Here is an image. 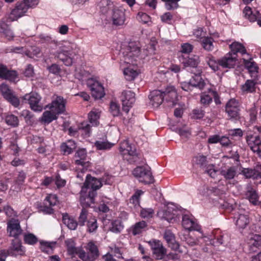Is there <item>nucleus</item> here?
Segmentation results:
<instances>
[{
    "mask_svg": "<svg viewBox=\"0 0 261 261\" xmlns=\"http://www.w3.org/2000/svg\"><path fill=\"white\" fill-rule=\"evenodd\" d=\"M91 126L87 121L81 123L78 125L79 134H81L83 138L89 137L91 134Z\"/></svg>",
    "mask_w": 261,
    "mask_h": 261,
    "instance_id": "35",
    "label": "nucleus"
},
{
    "mask_svg": "<svg viewBox=\"0 0 261 261\" xmlns=\"http://www.w3.org/2000/svg\"><path fill=\"white\" fill-rule=\"evenodd\" d=\"M220 66L222 68H233L236 64L237 57L229 53L220 59Z\"/></svg>",
    "mask_w": 261,
    "mask_h": 261,
    "instance_id": "27",
    "label": "nucleus"
},
{
    "mask_svg": "<svg viewBox=\"0 0 261 261\" xmlns=\"http://www.w3.org/2000/svg\"><path fill=\"white\" fill-rule=\"evenodd\" d=\"M87 85L91 91L92 96L95 99H101L105 95L104 87L98 81L94 79H89Z\"/></svg>",
    "mask_w": 261,
    "mask_h": 261,
    "instance_id": "4",
    "label": "nucleus"
},
{
    "mask_svg": "<svg viewBox=\"0 0 261 261\" xmlns=\"http://www.w3.org/2000/svg\"><path fill=\"white\" fill-rule=\"evenodd\" d=\"M153 252L154 257L156 259L163 258V246L162 243L158 240L152 239L148 242Z\"/></svg>",
    "mask_w": 261,
    "mask_h": 261,
    "instance_id": "17",
    "label": "nucleus"
},
{
    "mask_svg": "<svg viewBox=\"0 0 261 261\" xmlns=\"http://www.w3.org/2000/svg\"><path fill=\"white\" fill-rule=\"evenodd\" d=\"M12 21L9 19V15L3 18L0 20V33L5 35L8 40L12 39L14 37L13 33L10 28V25L8 24Z\"/></svg>",
    "mask_w": 261,
    "mask_h": 261,
    "instance_id": "18",
    "label": "nucleus"
},
{
    "mask_svg": "<svg viewBox=\"0 0 261 261\" xmlns=\"http://www.w3.org/2000/svg\"><path fill=\"white\" fill-rule=\"evenodd\" d=\"M250 250L252 252H256L257 249H261V235L254 234L249 242Z\"/></svg>",
    "mask_w": 261,
    "mask_h": 261,
    "instance_id": "36",
    "label": "nucleus"
},
{
    "mask_svg": "<svg viewBox=\"0 0 261 261\" xmlns=\"http://www.w3.org/2000/svg\"><path fill=\"white\" fill-rule=\"evenodd\" d=\"M244 62L245 67L250 73L256 74L257 73L258 68L255 62L246 60H244Z\"/></svg>",
    "mask_w": 261,
    "mask_h": 261,
    "instance_id": "55",
    "label": "nucleus"
},
{
    "mask_svg": "<svg viewBox=\"0 0 261 261\" xmlns=\"http://www.w3.org/2000/svg\"><path fill=\"white\" fill-rule=\"evenodd\" d=\"M154 214V211L151 208H142L140 212V216L144 219H150L152 218Z\"/></svg>",
    "mask_w": 261,
    "mask_h": 261,
    "instance_id": "64",
    "label": "nucleus"
},
{
    "mask_svg": "<svg viewBox=\"0 0 261 261\" xmlns=\"http://www.w3.org/2000/svg\"><path fill=\"white\" fill-rule=\"evenodd\" d=\"M121 100L122 103V110L127 113L130 108L132 107L135 102V94L131 91L124 90L121 93Z\"/></svg>",
    "mask_w": 261,
    "mask_h": 261,
    "instance_id": "6",
    "label": "nucleus"
},
{
    "mask_svg": "<svg viewBox=\"0 0 261 261\" xmlns=\"http://www.w3.org/2000/svg\"><path fill=\"white\" fill-rule=\"evenodd\" d=\"M100 112L98 110L93 109L88 114V119L90 123L93 126H97L99 122V119L100 118Z\"/></svg>",
    "mask_w": 261,
    "mask_h": 261,
    "instance_id": "40",
    "label": "nucleus"
},
{
    "mask_svg": "<svg viewBox=\"0 0 261 261\" xmlns=\"http://www.w3.org/2000/svg\"><path fill=\"white\" fill-rule=\"evenodd\" d=\"M123 74L126 80L132 81L138 76L139 73L137 69H135L131 66H129L124 68Z\"/></svg>",
    "mask_w": 261,
    "mask_h": 261,
    "instance_id": "43",
    "label": "nucleus"
},
{
    "mask_svg": "<svg viewBox=\"0 0 261 261\" xmlns=\"http://www.w3.org/2000/svg\"><path fill=\"white\" fill-rule=\"evenodd\" d=\"M44 202V203L53 207L56 205L58 203V197L55 194H49L46 197Z\"/></svg>",
    "mask_w": 261,
    "mask_h": 261,
    "instance_id": "60",
    "label": "nucleus"
},
{
    "mask_svg": "<svg viewBox=\"0 0 261 261\" xmlns=\"http://www.w3.org/2000/svg\"><path fill=\"white\" fill-rule=\"evenodd\" d=\"M164 100L166 101L167 107L173 108L177 103L178 101L177 93H176L175 98H172L171 94H165V92H164Z\"/></svg>",
    "mask_w": 261,
    "mask_h": 261,
    "instance_id": "49",
    "label": "nucleus"
},
{
    "mask_svg": "<svg viewBox=\"0 0 261 261\" xmlns=\"http://www.w3.org/2000/svg\"><path fill=\"white\" fill-rule=\"evenodd\" d=\"M245 196L253 204L256 205L258 203V194L256 191L250 185H247L246 188Z\"/></svg>",
    "mask_w": 261,
    "mask_h": 261,
    "instance_id": "30",
    "label": "nucleus"
},
{
    "mask_svg": "<svg viewBox=\"0 0 261 261\" xmlns=\"http://www.w3.org/2000/svg\"><path fill=\"white\" fill-rule=\"evenodd\" d=\"M40 249L42 252L48 253L50 251H53L56 243H51L48 242L41 241L40 242Z\"/></svg>",
    "mask_w": 261,
    "mask_h": 261,
    "instance_id": "57",
    "label": "nucleus"
},
{
    "mask_svg": "<svg viewBox=\"0 0 261 261\" xmlns=\"http://www.w3.org/2000/svg\"><path fill=\"white\" fill-rule=\"evenodd\" d=\"M213 39L211 37H204L201 41L203 48L207 51H211L214 48Z\"/></svg>",
    "mask_w": 261,
    "mask_h": 261,
    "instance_id": "54",
    "label": "nucleus"
},
{
    "mask_svg": "<svg viewBox=\"0 0 261 261\" xmlns=\"http://www.w3.org/2000/svg\"><path fill=\"white\" fill-rule=\"evenodd\" d=\"M149 98L152 106L158 108L163 102V91L161 90H153L150 92Z\"/></svg>",
    "mask_w": 261,
    "mask_h": 261,
    "instance_id": "24",
    "label": "nucleus"
},
{
    "mask_svg": "<svg viewBox=\"0 0 261 261\" xmlns=\"http://www.w3.org/2000/svg\"><path fill=\"white\" fill-rule=\"evenodd\" d=\"M109 111L114 117L118 116L120 114V107L119 104L114 101L111 102Z\"/></svg>",
    "mask_w": 261,
    "mask_h": 261,
    "instance_id": "56",
    "label": "nucleus"
},
{
    "mask_svg": "<svg viewBox=\"0 0 261 261\" xmlns=\"http://www.w3.org/2000/svg\"><path fill=\"white\" fill-rule=\"evenodd\" d=\"M113 24L116 26L123 25L125 20L124 10L116 7L111 13Z\"/></svg>",
    "mask_w": 261,
    "mask_h": 261,
    "instance_id": "21",
    "label": "nucleus"
},
{
    "mask_svg": "<svg viewBox=\"0 0 261 261\" xmlns=\"http://www.w3.org/2000/svg\"><path fill=\"white\" fill-rule=\"evenodd\" d=\"M60 147L64 154L68 155L73 151L76 147V145L74 141L69 140L67 142L62 143Z\"/></svg>",
    "mask_w": 261,
    "mask_h": 261,
    "instance_id": "34",
    "label": "nucleus"
},
{
    "mask_svg": "<svg viewBox=\"0 0 261 261\" xmlns=\"http://www.w3.org/2000/svg\"><path fill=\"white\" fill-rule=\"evenodd\" d=\"M75 53L70 50L62 49L60 51L57 53L56 57L61 61L65 65L71 66L73 63V60Z\"/></svg>",
    "mask_w": 261,
    "mask_h": 261,
    "instance_id": "16",
    "label": "nucleus"
},
{
    "mask_svg": "<svg viewBox=\"0 0 261 261\" xmlns=\"http://www.w3.org/2000/svg\"><path fill=\"white\" fill-rule=\"evenodd\" d=\"M97 6L100 12L105 15H108L109 13L111 14L116 7L111 0H101Z\"/></svg>",
    "mask_w": 261,
    "mask_h": 261,
    "instance_id": "26",
    "label": "nucleus"
},
{
    "mask_svg": "<svg viewBox=\"0 0 261 261\" xmlns=\"http://www.w3.org/2000/svg\"><path fill=\"white\" fill-rule=\"evenodd\" d=\"M98 150H108L112 148L113 144L108 142L96 141L94 143Z\"/></svg>",
    "mask_w": 261,
    "mask_h": 261,
    "instance_id": "58",
    "label": "nucleus"
},
{
    "mask_svg": "<svg viewBox=\"0 0 261 261\" xmlns=\"http://www.w3.org/2000/svg\"><path fill=\"white\" fill-rule=\"evenodd\" d=\"M63 222L70 230H75L79 225L78 222L72 217L69 216L67 214L63 215Z\"/></svg>",
    "mask_w": 261,
    "mask_h": 261,
    "instance_id": "38",
    "label": "nucleus"
},
{
    "mask_svg": "<svg viewBox=\"0 0 261 261\" xmlns=\"http://www.w3.org/2000/svg\"><path fill=\"white\" fill-rule=\"evenodd\" d=\"M7 252L9 254L16 256L17 255H23L24 254L25 251L22 249L20 241L13 240L11 245Z\"/></svg>",
    "mask_w": 261,
    "mask_h": 261,
    "instance_id": "28",
    "label": "nucleus"
},
{
    "mask_svg": "<svg viewBox=\"0 0 261 261\" xmlns=\"http://www.w3.org/2000/svg\"><path fill=\"white\" fill-rule=\"evenodd\" d=\"M231 49L230 53L232 54L233 56H237L238 53H241L242 55L246 54V50L245 47L240 43L234 42L229 45Z\"/></svg>",
    "mask_w": 261,
    "mask_h": 261,
    "instance_id": "41",
    "label": "nucleus"
},
{
    "mask_svg": "<svg viewBox=\"0 0 261 261\" xmlns=\"http://www.w3.org/2000/svg\"><path fill=\"white\" fill-rule=\"evenodd\" d=\"M66 103V99H64L62 96H58L50 105L47 106V107L58 115L64 113L65 111Z\"/></svg>",
    "mask_w": 261,
    "mask_h": 261,
    "instance_id": "9",
    "label": "nucleus"
},
{
    "mask_svg": "<svg viewBox=\"0 0 261 261\" xmlns=\"http://www.w3.org/2000/svg\"><path fill=\"white\" fill-rule=\"evenodd\" d=\"M182 225L188 230L199 231L200 227L195 222L194 218L192 215L187 214L184 215L182 216Z\"/></svg>",
    "mask_w": 261,
    "mask_h": 261,
    "instance_id": "19",
    "label": "nucleus"
},
{
    "mask_svg": "<svg viewBox=\"0 0 261 261\" xmlns=\"http://www.w3.org/2000/svg\"><path fill=\"white\" fill-rule=\"evenodd\" d=\"M18 77V72L14 70H10L7 66L0 64V79L15 82Z\"/></svg>",
    "mask_w": 261,
    "mask_h": 261,
    "instance_id": "13",
    "label": "nucleus"
},
{
    "mask_svg": "<svg viewBox=\"0 0 261 261\" xmlns=\"http://www.w3.org/2000/svg\"><path fill=\"white\" fill-rule=\"evenodd\" d=\"M80 196V202L83 208L90 207L92 203L95 202V197L97 195V192L95 190H89L88 194H85L82 192Z\"/></svg>",
    "mask_w": 261,
    "mask_h": 261,
    "instance_id": "22",
    "label": "nucleus"
},
{
    "mask_svg": "<svg viewBox=\"0 0 261 261\" xmlns=\"http://www.w3.org/2000/svg\"><path fill=\"white\" fill-rule=\"evenodd\" d=\"M29 8L23 1L17 2L15 8L11 11L9 14V19L11 21L17 20L22 17L28 11Z\"/></svg>",
    "mask_w": 261,
    "mask_h": 261,
    "instance_id": "11",
    "label": "nucleus"
},
{
    "mask_svg": "<svg viewBox=\"0 0 261 261\" xmlns=\"http://www.w3.org/2000/svg\"><path fill=\"white\" fill-rule=\"evenodd\" d=\"M65 244L67 248L68 254L72 258L75 257V253L79 248V247H75V241L72 239H68L65 240Z\"/></svg>",
    "mask_w": 261,
    "mask_h": 261,
    "instance_id": "37",
    "label": "nucleus"
},
{
    "mask_svg": "<svg viewBox=\"0 0 261 261\" xmlns=\"http://www.w3.org/2000/svg\"><path fill=\"white\" fill-rule=\"evenodd\" d=\"M188 84L193 87H198L202 90L205 86V83L200 76V72L195 73L194 75L190 80Z\"/></svg>",
    "mask_w": 261,
    "mask_h": 261,
    "instance_id": "31",
    "label": "nucleus"
},
{
    "mask_svg": "<svg viewBox=\"0 0 261 261\" xmlns=\"http://www.w3.org/2000/svg\"><path fill=\"white\" fill-rule=\"evenodd\" d=\"M212 102V98L210 93V89L207 92H202L200 94V102L204 106H207Z\"/></svg>",
    "mask_w": 261,
    "mask_h": 261,
    "instance_id": "53",
    "label": "nucleus"
},
{
    "mask_svg": "<svg viewBox=\"0 0 261 261\" xmlns=\"http://www.w3.org/2000/svg\"><path fill=\"white\" fill-rule=\"evenodd\" d=\"M133 174L140 182L144 185H149L154 181L149 167L138 166L133 170Z\"/></svg>",
    "mask_w": 261,
    "mask_h": 261,
    "instance_id": "3",
    "label": "nucleus"
},
{
    "mask_svg": "<svg viewBox=\"0 0 261 261\" xmlns=\"http://www.w3.org/2000/svg\"><path fill=\"white\" fill-rule=\"evenodd\" d=\"M0 90L4 98L9 102L13 106L17 108L20 104L18 98L14 94L13 92L6 84L1 86Z\"/></svg>",
    "mask_w": 261,
    "mask_h": 261,
    "instance_id": "8",
    "label": "nucleus"
},
{
    "mask_svg": "<svg viewBox=\"0 0 261 261\" xmlns=\"http://www.w3.org/2000/svg\"><path fill=\"white\" fill-rule=\"evenodd\" d=\"M177 212L176 206L173 203H164V219L169 223H173L176 221L175 215Z\"/></svg>",
    "mask_w": 261,
    "mask_h": 261,
    "instance_id": "20",
    "label": "nucleus"
},
{
    "mask_svg": "<svg viewBox=\"0 0 261 261\" xmlns=\"http://www.w3.org/2000/svg\"><path fill=\"white\" fill-rule=\"evenodd\" d=\"M57 119V115L50 110V111H45L43 112L41 117V121L49 124Z\"/></svg>",
    "mask_w": 261,
    "mask_h": 261,
    "instance_id": "42",
    "label": "nucleus"
},
{
    "mask_svg": "<svg viewBox=\"0 0 261 261\" xmlns=\"http://www.w3.org/2000/svg\"><path fill=\"white\" fill-rule=\"evenodd\" d=\"M121 51L123 55V59L121 60L126 64L133 65H137L138 60L144 59L148 56L146 53H141L140 47L136 42H129L127 46L121 48Z\"/></svg>",
    "mask_w": 261,
    "mask_h": 261,
    "instance_id": "1",
    "label": "nucleus"
},
{
    "mask_svg": "<svg viewBox=\"0 0 261 261\" xmlns=\"http://www.w3.org/2000/svg\"><path fill=\"white\" fill-rule=\"evenodd\" d=\"M74 163L77 166H81L83 168L89 166V162L87 158L86 150L84 148L79 149L76 151L74 157Z\"/></svg>",
    "mask_w": 261,
    "mask_h": 261,
    "instance_id": "14",
    "label": "nucleus"
},
{
    "mask_svg": "<svg viewBox=\"0 0 261 261\" xmlns=\"http://www.w3.org/2000/svg\"><path fill=\"white\" fill-rule=\"evenodd\" d=\"M220 173L226 180L232 179L237 174V169L235 167H229L222 169Z\"/></svg>",
    "mask_w": 261,
    "mask_h": 261,
    "instance_id": "39",
    "label": "nucleus"
},
{
    "mask_svg": "<svg viewBox=\"0 0 261 261\" xmlns=\"http://www.w3.org/2000/svg\"><path fill=\"white\" fill-rule=\"evenodd\" d=\"M124 226L119 220H113L111 222L109 230L115 233H120L123 229Z\"/></svg>",
    "mask_w": 261,
    "mask_h": 261,
    "instance_id": "47",
    "label": "nucleus"
},
{
    "mask_svg": "<svg viewBox=\"0 0 261 261\" xmlns=\"http://www.w3.org/2000/svg\"><path fill=\"white\" fill-rule=\"evenodd\" d=\"M210 67L214 71H218L220 69V60H216L213 57L210 58L207 61Z\"/></svg>",
    "mask_w": 261,
    "mask_h": 261,
    "instance_id": "61",
    "label": "nucleus"
},
{
    "mask_svg": "<svg viewBox=\"0 0 261 261\" xmlns=\"http://www.w3.org/2000/svg\"><path fill=\"white\" fill-rule=\"evenodd\" d=\"M7 230L10 237L17 238L22 233L19 222L17 220H11L8 222Z\"/></svg>",
    "mask_w": 261,
    "mask_h": 261,
    "instance_id": "23",
    "label": "nucleus"
},
{
    "mask_svg": "<svg viewBox=\"0 0 261 261\" xmlns=\"http://www.w3.org/2000/svg\"><path fill=\"white\" fill-rule=\"evenodd\" d=\"M256 82L254 80H248L242 86L241 89L244 93H252L255 91Z\"/></svg>",
    "mask_w": 261,
    "mask_h": 261,
    "instance_id": "44",
    "label": "nucleus"
},
{
    "mask_svg": "<svg viewBox=\"0 0 261 261\" xmlns=\"http://www.w3.org/2000/svg\"><path fill=\"white\" fill-rule=\"evenodd\" d=\"M87 230L90 233L95 232L98 228L96 219L94 217L89 218L87 221Z\"/></svg>",
    "mask_w": 261,
    "mask_h": 261,
    "instance_id": "52",
    "label": "nucleus"
},
{
    "mask_svg": "<svg viewBox=\"0 0 261 261\" xmlns=\"http://www.w3.org/2000/svg\"><path fill=\"white\" fill-rule=\"evenodd\" d=\"M193 161L195 164L202 168H205L207 167V161L206 156L198 155L194 158Z\"/></svg>",
    "mask_w": 261,
    "mask_h": 261,
    "instance_id": "51",
    "label": "nucleus"
},
{
    "mask_svg": "<svg viewBox=\"0 0 261 261\" xmlns=\"http://www.w3.org/2000/svg\"><path fill=\"white\" fill-rule=\"evenodd\" d=\"M23 241L26 244L34 245L38 242V239L32 233H25L23 235Z\"/></svg>",
    "mask_w": 261,
    "mask_h": 261,
    "instance_id": "50",
    "label": "nucleus"
},
{
    "mask_svg": "<svg viewBox=\"0 0 261 261\" xmlns=\"http://www.w3.org/2000/svg\"><path fill=\"white\" fill-rule=\"evenodd\" d=\"M164 239L166 240L169 247L173 250L176 251L179 245L176 241L174 234L170 230H166L164 233Z\"/></svg>",
    "mask_w": 261,
    "mask_h": 261,
    "instance_id": "29",
    "label": "nucleus"
},
{
    "mask_svg": "<svg viewBox=\"0 0 261 261\" xmlns=\"http://www.w3.org/2000/svg\"><path fill=\"white\" fill-rule=\"evenodd\" d=\"M102 186V183L100 179L91 176L88 174L86 176V179L82 188V191L84 192L85 190H96L99 189ZM87 191H85V193Z\"/></svg>",
    "mask_w": 261,
    "mask_h": 261,
    "instance_id": "15",
    "label": "nucleus"
},
{
    "mask_svg": "<svg viewBox=\"0 0 261 261\" xmlns=\"http://www.w3.org/2000/svg\"><path fill=\"white\" fill-rule=\"evenodd\" d=\"M243 13L244 17L251 22H254L256 20L257 17V15L259 14V12L258 11H256L255 13H253L251 8L248 6L245 7Z\"/></svg>",
    "mask_w": 261,
    "mask_h": 261,
    "instance_id": "45",
    "label": "nucleus"
},
{
    "mask_svg": "<svg viewBox=\"0 0 261 261\" xmlns=\"http://www.w3.org/2000/svg\"><path fill=\"white\" fill-rule=\"evenodd\" d=\"M86 249L91 256V260H94L99 256V251L97 246L93 242H90L87 244Z\"/></svg>",
    "mask_w": 261,
    "mask_h": 261,
    "instance_id": "46",
    "label": "nucleus"
},
{
    "mask_svg": "<svg viewBox=\"0 0 261 261\" xmlns=\"http://www.w3.org/2000/svg\"><path fill=\"white\" fill-rule=\"evenodd\" d=\"M41 99V96L36 93L27 94L23 97V99L25 102H28L31 109L36 112H41L43 109Z\"/></svg>",
    "mask_w": 261,
    "mask_h": 261,
    "instance_id": "5",
    "label": "nucleus"
},
{
    "mask_svg": "<svg viewBox=\"0 0 261 261\" xmlns=\"http://www.w3.org/2000/svg\"><path fill=\"white\" fill-rule=\"evenodd\" d=\"M245 140L252 151L258 154L261 153V140L258 136L249 134L246 136Z\"/></svg>",
    "mask_w": 261,
    "mask_h": 261,
    "instance_id": "12",
    "label": "nucleus"
},
{
    "mask_svg": "<svg viewBox=\"0 0 261 261\" xmlns=\"http://www.w3.org/2000/svg\"><path fill=\"white\" fill-rule=\"evenodd\" d=\"M242 172L247 178H256L258 175V172L255 169L251 168H244Z\"/></svg>",
    "mask_w": 261,
    "mask_h": 261,
    "instance_id": "62",
    "label": "nucleus"
},
{
    "mask_svg": "<svg viewBox=\"0 0 261 261\" xmlns=\"http://www.w3.org/2000/svg\"><path fill=\"white\" fill-rule=\"evenodd\" d=\"M0 90L4 98L9 102L13 106L17 108L20 104L18 98L14 94L13 92L6 84L1 86Z\"/></svg>",
    "mask_w": 261,
    "mask_h": 261,
    "instance_id": "7",
    "label": "nucleus"
},
{
    "mask_svg": "<svg viewBox=\"0 0 261 261\" xmlns=\"http://www.w3.org/2000/svg\"><path fill=\"white\" fill-rule=\"evenodd\" d=\"M147 229V224L145 221H141L136 223L130 228V231L134 236L142 233Z\"/></svg>",
    "mask_w": 261,
    "mask_h": 261,
    "instance_id": "32",
    "label": "nucleus"
},
{
    "mask_svg": "<svg viewBox=\"0 0 261 261\" xmlns=\"http://www.w3.org/2000/svg\"><path fill=\"white\" fill-rule=\"evenodd\" d=\"M119 152L123 160L130 164L139 163L141 154L137 152L136 149L129 143L128 140L121 141L119 145Z\"/></svg>",
    "mask_w": 261,
    "mask_h": 261,
    "instance_id": "2",
    "label": "nucleus"
},
{
    "mask_svg": "<svg viewBox=\"0 0 261 261\" xmlns=\"http://www.w3.org/2000/svg\"><path fill=\"white\" fill-rule=\"evenodd\" d=\"M249 222V219L247 215L239 214L236 221V224L239 227L244 228L248 224Z\"/></svg>",
    "mask_w": 261,
    "mask_h": 261,
    "instance_id": "48",
    "label": "nucleus"
},
{
    "mask_svg": "<svg viewBox=\"0 0 261 261\" xmlns=\"http://www.w3.org/2000/svg\"><path fill=\"white\" fill-rule=\"evenodd\" d=\"M179 58V61L186 67H190L195 68L197 67L200 62L199 57L196 55L189 57L188 55H182Z\"/></svg>",
    "mask_w": 261,
    "mask_h": 261,
    "instance_id": "25",
    "label": "nucleus"
},
{
    "mask_svg": "<svg viewBox=\"0 0 261 261\" xmlns=\"http://www.w3.org/2000/svg\"><path fill=\"white\" fill-rule=\"evenodd\" d=\"M88 211L85 208H83L78 218V224L81 226H83L85 222L87 221Z\"/></svg>",
    "mask_w": 261,
    "mask_h": 261,
    "instance_id": "63",
    "label": "nucleus"
},
{
    "mask_svg": "<svg viewBox=\"0 0 261 261\" xmlns=\"http://www.w3.org/2000/svg\"><path fill=\"white\" fill-rule=\"evenodd\" d=\"M6 123L11 126H17L19 123V120L17 117L13 114L7 115L5 118Z\"/></svg>",
    "mask_w": 261,
    "mask_h": 261,
    "instance_id": "59",
    "label": "nucleus"
},
{
    "mask_svg": "<svg viewBox=\"0 0 261 261\" xmlns=\"http://www.w3.org/2000/svg\"><path fill=\"white\" fill-rule=\"evenodd\" d=\"M143 193L144 192L141 190H137L129 198L128 205H130V207H134V208L140 206V197Z\"/></svg>",
    "mask_w": 261,
    "mask_h": 261,
    "instance_id": "33",
    "label": "nucleus"
},
{
    "mask_svg": "<svg viewBox=\"0 0 261 261\" xmlns=\"http://www.w3.org/2000/svg\"><path fill=\"white\" fill-rule=\"evenodd\" d=\"M225 111L230 118L236 120L239 119V105L238 101L235 99H230L227 102L225 106Z\"/></svg>",
    "mask_w": 261,
    "mask_h": 261,
    "instance_id": "10",
    "label": "nucleus"
}]
</instances>
